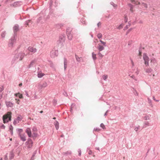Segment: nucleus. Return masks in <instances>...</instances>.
Listing matches in <instances>:
<instances>
[{"label":"nucleus","instance_id":"7ed1b4c3","mask_svg":"<svg viewBox=\"0 0 160 160\" xmlns=\"http://www.w3.org/2000/svg\"><path fill=\"white\" fill-rule=\"evenodd\" d=\"M17 38V36H16L15 34L12 35L9 40L8 46L9 47L12 48L13 47V45L16 42Z\"/></svg>","mask_w":160,"mask_h":160},{"label":"nucleus","instance_id":"603ef678","mask_svg":"<svg viewBox=\"0 0 160 160\" xmlns=\"http://www.w3.org/2000/svg\"><path fill=\"white\" fill-rule=\"evenodd\" d=\"M129 76H130L132 78H133V79L136 80V78H135V77L133 75H132V76H131L130 74L129 75Z\"/></svg>","mask_w":160,"mask_h":160},{"label":"nucleus","instance_id":"79ce46f5","mask_svg":"<svg viewBox=\"0 0 160 160\" xmlns=\"http://www.w3.org/2000/svg\"><path fill=\"white\" fill-rule=\"evenodd\" d=\"M19 122L18 121V120H17L16 119H15L14 120L13 123L14 125H16V124L19 123Z\"/></svg>","mask_w":160,"mask_h":160},{"label":"nucleus","instance_id":"bb28decb","mask_svg":"<svg viewBox=\"0 0 160 160\" xmlns=\"http://www.w3.org/2000/svg\"><path fill=\"white\" fill-rule=\"evenodd\" d=\"M15 96L16 97L18 96L19 98H23L22 95L21 94H20L19 93L15 94Z\"/></svg>","mask_w":160,"mask_h":160},{"label":"nucleus","instance_id":"5fc2aeb1","mask_svg":"<svg viewBox=\"0 0 160 160\" xmlns=\"http://www.w3.org/2000/svg\"><path fill=\"white\" fill-rule=\"evenodd\" d=\"M144 118L145 120H148L149 119V117L148 116H146L144 117Z\"/></svg>","mask_w":160,"mask_h":160},{"label":"nucleus","instance_id":"aec40b11","mask_svg":"<svg viewBox=\"0 0 160 160\" xmlns=\"http://www.w3.org/2000/svg\"><path fill=\"white\" fill-rule=\"evenodd\" d=\"M56 129L58 130L59 128V123L58 121H56L54 123Z\"/></svg>","mask_w":160,"mask_h":160},{"label":"nucleus","instance_id":"69168bd1","mask_svg":"<svg viewBox=\"0 0 160 160\" xmlns=\"http://www.w3.org/2000/svg\"><path fill=\"white\" fill-rule=\"evenodd\" d=\"M130 59L131 61V63H132V66H134V62H133L132 59L131 58H130Z\"/></svg>","mask_w":160,"mask_h":160},{"label":"nucleus","instance_id":"a878e982","mask_svg":"<svg viewBox=\"0 0 160 160\" xmlns=\"http://www.w3.org/2000/svg\"><path fill=\"white\" fill-rule=\"evenodd\" d=\"M17 131L18 133V135H21V133L22 132L23 130L21 128H18L17 129Z\"/></svg>","mask_w":160,"mask_h":160},{"label":"nucleus","instance_id":"f03ea898","mask_svg":"<svg viewBox=\"0 0 160 160\" xmlns=\"http://www.w3.org/2000/svg\"><path fill=\"white\" fill-rule=\"evenodd\" d=\"M11 114L12 113L11 112H8L6 114L3 116L2 120L4 123H7L11 120Z\"/></svg>","mask_w":160,"mask_h":160},{"label":"nucleus","instance_id":"e2e57ef3","mask_svg":"<svg viewBox=\"0 0 160 160\" xmlns=\"http://www.w3.org/2000/svg\"><path fill=\"white\" fill-rule=\"evenodd\" d=\"M37 130V129L36 127H33L32 129V131H36Z\"/></svg>","mask_w":160,"mask_h":160},{"label":"nucleus","instance_id":"dca6fc26","mask_svg":"<svg viewBox=\"0 0 160 160\" xmlns=\"http://www.w3.org/2000/svg\"><path fill=\"white\" fill-rule=\"evenodd\" d=\"M14 156V155L13 152V150H12L10 153L9 154V159L10 160L12 159Z\"/></svg>","mask_w":160,"mask_h":160},{"label":"nucleus","instance_id":"09e8293b","mask_svg":"<svg viewBox=\"0 0 160 160\" xmlns=\"http://www.w3.org/2000/svg\"><path fill=\"white\" fill-rule=\"evenodd\" d=\"M42 17H39L37 20V22L38 23H39L40 21L42 19Z\"/></svg>","mask_w":160,"mask_h":160},{"label":"nucleus","instance_id":"ddd939ff","mask_svg":"<svg viewBox=\"0 0 160 160\" xmlns=\"http://www.w3.org/2000/svg\"><path fill=\"white\" fill-rule=\"evenodd\" d=\"M5 103L6 104V106L8 107H12L13 106V104L10 101L9 102H6Z\"/></svg>","mask_w":160,"mask_h":160},{"label":"nucleus","instance_id":"39448f33","mask_svg":"<svg viewBox=\"0 0 160 160\" xmlns=\"http://www.w3.org/2000/svg\"><path fill=\"white\" fill-rule=\"evenodd\" d=\"M143 59L144 61V63L146 66H148V62L149 61V58L146 53H144L143 54Z\"/></svg>","mask_w":160,"mask_h":160},{"label":"nucleus","instance_id":"f3484780","mask_svg":"<svg viewBox=\"0 0 160 160\" xmlns=\"http://www.w3.org/2000/svg\"><path fill=\"white\" fill-rule=\"evenodd\" d=\"M65 40V37L63 35H61L60 36L59 38V40L60 42H64Z\"/></svg>","mask_w":160,"mask_h":160},{"label":"nucleus","instance_id":"4be33fe9","mask_svg":"<svg viewBox=\"0 0 160 160\" xmlns=\"http://www.w3.org/2000/svg\"><path fill=\"white\" fill-rule=\"evenodd\" d=\"M75 58H76V61L78 62H80L81 61V60L82 59V57H78V56L76 54L75 55Z\"/></svg>","mask_w":160,"mask_h":160},{"label":"nucleus","instance_id":"423d86ee","mask_svg":"<svg viewBox=\"0 0 160 160\" xmlns=\"http://www.w3.org/2000/svg\"><path fill=\"white\" fill-rule=\"evenodd\" d=\"M33 144V142L30 138H28L27 141L26 142V144L27 145V147L28 148H31Z\"/></svg>","mask_w":160,"mask_h":160},{"label":"nucleus","instance_id":"8fccbe9b","mask_svg":"<svg viewBox=\"0 0 160 160\" xmlns=\"http://www.w3.org/2000/svg\"><path fill=\"white\" fill-rule=\"evenodd\" d=\"M62 94L66 97H67L68 96V94L67 92L65 91H64L63 92Z\"/></svg>","mask_w":160,"mask_h":160},{"label":"nucleus","instance_id":"c756f323","mask_svg":"<svg viewBox=\"0 0 160 160\" xmlns=\"http://www.w3.org/2000/svg\"><path fill=\"white\" fill-rule=\"evenodd\" d=\"M38 134L37 133L33 132L32 135V137L34 139H35V138L38 136Z\"/></svg>","mask_w":160,"mask_h":160},{"label":"nucleus","instance_id":"0eeeda50","mask_svg":"<svg viewBox=\"0 0 160 160\" xmlns=\"http://www.w3.org/2000/svg\"><path fill=\"white\" fill-rule=\"evenodd\" d=\"M58 54V51L55 49H52L50 53V55L52 58H54L57 56Z\"/></svg>","mask_w":160,"mask_h":160},{"label":"nucleus","instance_id":"c9c22d12","mask_svg":"<svg viewBox=\"0 0 160 160\" xmlns=\"http://www.w3.org/2000/svg\"><path fill=\"white\" fill-rule=\"evenodd\" d=\"M142 5L143 6V7L146 8H148L147 4L146 3H145L144 2H142Z\"/></svg>","mask_w":160,"mask_h":160},{"label":"nucleus","instance_id":"de8ad7c7","mask_svg":"<svg viewBox=\"0 0 160 160\" xmlns=\"http://www.w3.org/2000/svg\"><path fill=\"white\" fill-rule=\"evenodd\" d=\"M52 102L54 105L55 106L57 103V101L55 99H54L52 101Z\"/></svg>","mask_w":160,"mask_h":160},{"label":"nucleus","instance_id":"3c124183","mask_svg":"<svg viewBox=\"0 0 160 160\" xmlns=\"http://www.w3.org/2000/svg\"><path fill=\"white\" fill-rule=\"evenodd\" d=\"M100 42L103 45V46H106V43L105 42L102 41L101 40H100Z\"/></svg>","mask_w":160,"mask_h":160},{"label":"nucleus","instance_id":"680f3d73","mask_svg":"<svg viewBox=\"0 0 160 160\" xmlns=\"http://www.w3.org/2000/svg\"><path fill=\"white\" fill-rule=\"evenodd\" d=\"M152 98L153 100L156 102H158L159 101L158 100H156V99H155L154 96H153Z\"/></svg>","mask_w":160,"mask_h":160},{"label":"nucleus","instance_id":"412c9836","mask_svg":"<svg viewBox=\"0 0 160 160\" xmlns=\"http://www.w3.org/2000/svg\"><path fill=\"white\" fill-rule=\"evenodd\" d=\"M131 2L133 4L135 5H140V3L139 2H138V1H135V0H131Z\"/></svg>","mask_w":160,"mask_h":160},{"label":"nucleus","instance_id":"b1692460","mask_svg":"<svg viewBox=\"0 0 160 160\" xmlns=\"http://www.w3.org/2000/svg\"><path fill=\"white\" fill-rule=\"evenodd\" d=\"M149 125V122L147 121H145L144 122V125L142 127V128H146L147 126Z\"/></svg>","mask_w":160,"mask_h":160},{"label":"nucleus","instance_id":"473e14b6","mask_svg":"<svg viewBox=\"0 0 160 160\" xmlns=\"http://www.w3.org/2000/svg\"><path fill=\"white\" fill-rule=\"evenodd\" d=\"M151 62L154 64L156 62V60L154 58H152L151 59Z\"/></svg>","mask_w":160,"mask_h":160},{"label":"nucleus","instance_id":"6ab92c4d","mask_svg":"<svg viewBox=\"0 0 160 160\" xmlns=\"http://www.w3.org/2000/svg\"><path fill=\"white\" fill-rule=\"evenodd\" d=\"M128 5L130 8V11L131 12H133V8H134V6L130 3H128Z\"/></svg>","mask_w":160,"mask_h":160},{"label":"nucleus","instance_id":"6e6d98bb","mask_svg":"<svg viewBox=\"0 0 160 160\" xmlns=\"http://www.w3.org/2000/svg\"><path fill=\"white\" fill-rule=\"evenodd\" d=\"M4 89L3 87V86H1L0 87V92H2Z\"/></svg>","mask_w":160,"mask_h":160},{"label":"nucleus","instance_id":"393cba45","mask_svg":"<svg viewBox=\"0 0 160 160\" xmlns=\"http://www.w3.org/2000/svg\"><path fill=\"white\" fill-rule=\"evenodd\" d=\"M98 48L99 51H101L104 49V48L103 46L99 45Z\"/></svg>","mask_w":160,"mask_h":160},{"label":"nucleus","instance_id":"9d476101","mask_svg":"<svg viewBox=\"0 0 160 160\" xmlns=\"http://www.w3.org/2000/svg\"><path fill=\"white\" fill-rule=\"evenodd\" d=\"M26 132L27 133L29 138L32 137L31 132L30 128H27L26 129Z\"/></svg>","mask_w":160,"mask_h":160},{"label":"nucleus","instance_id":"ea45409f","mask_svg":"<svg viewBox=\"0 0 160 160\" xmlns=\"http://www.w3.org/2000/svg\"><path fill=\"white\" fill-rule=\"evenodd\" d=\"M97 36L98 38L100 39L102 38V35L101 33H99L98 34Z\"/></svg>","mask_w":160,"mask_h":160},{"label":"nucleus","instance_id":"e433bc0d","mask_svg":"<svg viewBox=\"0 0 160 160\" xmlns=\"http://www.w3.org/2000/svg\"><path fill=\"white\" fill-rule=\"evenodd\" d=\"M108 78V75H103L102 77V78H103V79L104 80H106V79H107Z\"/></svg>","mask_w":160,"mask_h":160},{"label":"nucleus","instance_id":"5701e85b","mask_svg":"<svg viewBox=\"0 0 160 160\" xmlns=\"http://www.w3.org/2000/svg\"><path fill=\"white\" fill-rule=\"evenodd\" d=\"M37 152V150H35L33 153V154L30 160H34V157L35 156Z\"/></svg>","mask_w":160,"mask_h":160},{"label":"nucleus","instance_id":"2f4dec72","mask_svg":"<svg viewBox=\"0 0 160 160\" xmlns=\"http://www.w3.org/2000/svg\"><path fill=\"white\" fill-rule=\"evenodd\" d=\"M96 54H95L94 52H92V57L93 59L94 60H96Z\"/></svg>","mask_w":160,"mask_h":160},{"label":"nucleus","instance_id":"338daca9","mask_svg":"<svg viewBox=\"0 0 160 160\" xmlns=\"http://www.w3.org/2000/svg\"><path fill=\"white\" fill-rule=\"evenodd\" d=\"M101 23L100 22H99L97 24V25L98 27H99V26H101Z\"/></svg>","mask_w":160,"mask_h":160},{"label":"nucleus","instance_id":"c85d7f7f","mask_svg":"<svg viewBox=\"0 0 160 160\" xmlns=\"http://www.w3.org/2000/svg\"><path fill=\"white\" fill-rule=\"evenodd\" d=\"M6 34V32L5 31L2 32L1 34V36L2 38H4Z\"/></svg>","mask_w":160,"mask_h":160},{"label":"nucleus","instance_id":"cd10ccee","mask_svg":"<svg viewBox=\"0 0 160 160\" xmlns=\"http://www.w3.org/2000/svg\"><path fill=\"white\" fill-rule=\"evenodd\" d=\"M34 62H35L34 60H32V61H31V62H30V64L28 66V68H30L33 65Z\"/></svg>","mask_w":160,"mask_h":160},{"label":"nucleus","instance_id":"2eb2a0df","mask_svg":"<svg viewBox=\"0 0 160 160\" xmlns=\"http://www.w3.org/2000/svg\"><path fill=\"white\" fill-rule=\"evenodd\" d=\"M19 136L21 140L23 142H24L26 140V137L24 134H21L19 135Z\"/></svg>","mask_w":160,"mask_h":160},{"label":"nucleus","instance_id":"58836bf2","mask_svg":"<svg viewBox=\"0 0 160 160\" xmlns=\"http://www.w3.org/2000/svg\"><path fill=\"white\" fill-rule=\"evenodd\" d=\"M44 75L42 73H39L38 74V78H41Z\"/></svg>","mask_w":160,"mask_h":160},{"label":"nucleus","instance_id":"4d7b16f0","mask_svg":"<svg viewBox=\"0 0 160 160\" xmlns=\"http://www.w3.org/2000/svg\"><path fill=\"white\" fill-rule=\"evenodd\" d=\"M124 21L125 22H127L128 21V18L126 16H125V18H124Z\"/></svg>","mask_w":160,"mask_h":160},{"label":"nucleus","instance_id":"9b49d317","mask_svg":"<svg viewBox=\"0 0 160 160\" xmlns=\"http://www.w3.org/2000/svg\"><path fill=\"white\" fill-rule=\"evenodd\" d=\"M28 50L30 52L35 53L36 52L37 49L35 48L32 47H29L28 48Z\"/></svg>","mask_w":160,"mask_h":160},{"label":"nucleus","instance_id":"72a5a7b5","mask_svg":"<svg viewBox=\"0 0 160 160\" xmlns=\"http://www.w3.org/2000/svg\"><path fill=\"white\" fill-rule=\"evenodd\" d=\"M22 116L21 115H20V117H18L16 119L17 120H18V121L19 122L20 121H21L22 119Z\"/></svg>","mask_w":160,"mask_h":160},{"label":"nucleus","instance_id":"6e6552de","mask_svg":"<svg viewBox=\"0 0 160 160\" xmlns=\"http://www.w3.org/2000/svg\"><path fill=\"white\" fill-rule=\"evenodd\" d=\"M13 30L14 33L13 35L15 34L17 36V32L19 30V26L18 24H15L13 27Z\"/></svg>","mask_w":160,"mask_h":160},{"label":"nucleus","instance_id":"a18cd8bd","mask_svg":"<svg viewBox=\"0 0 160 160\" xmlns=\"http://www.w3.org/2000/svg\"><path fill=\"white\" fill-rule=\"evenodd\" d=\"M93 130L95 131L99 132L100 131V129L98 128H94Z\"/></svg>","mask_w":160,"mask_h":160},{"label":"nucleus","instance_id":"f257e3e1","mask_svg":"<svg viewBox=\"0 0 160 160\" xmlns=\"http://www.w3.org/2000/svg\"><path fill=\"white\" fill-rule=\"evenodd\" d=\"M25 55V53L23 52H20L16 54L13 59L12 61L14 62L15 61H18L22 60Z\"/></svg>","mask_w":160,"mask_h":160},{"label":"nucleus","instance_id":"774afa93","mask_svg":"<svg viewBox=\"0 0 160 160\" xmlns=\"http://www.w3.org/2000/svg\"><path fill=\"white\" fill-rule=\"evenodd\" d=\"M138 23H143V22L142 20H140L139 21V22H138Z\"/></svg>","mask_w":160,"mask_h":160},{"label":"nucleus","instance_id":"0e129e2a","mask_svg":"<svg viewBox=\"0 0 160 160\" xmlns=\"http://www.w3.org/2000/svg\"><path fill=\"white\" fill-rule=\"evenodd\" d=\"M135 92H134L135 95L136 96H138V92H137V91L136 90H135Z\"/></svg>","mask_w":160,"mask_h":160},{"label":"nucleus","instance_id":"a211bd4d","mask_svg":"<svg viewBox=\"0 0 160 160\" xmlns=\"http://www.w3.org/2000/svg\"><path fill=\"white\" fill-rule=\"evenodd\" d=\"M72 154V152L70 151H68L65 152H63L62 154L64 156H68Z\"/></svg>","mask_w":160,"mask_h":160},{"label":"nucleus","instance_id":"7c9ffc66","mask_svg":"<svg viewBox=\"0 0 160 160\" xmlns=\"http://www.w3.org/2000/svg\"><path fill=\"white\" fill-rule=\"evenodd\" d=\"M152 70L151 68H148L146 70V72L147 73H149L151 72Z\"/></svg>","mask_w":160,"mask_h":160},{"label":"nucleus","instance_id":"bf43d9fd","mask_svg":"<svg viewBox=\"0 0 160 160\" xmlns=\"http://www.w3.org/2000/svg\"><path fill=\"white\" fill-rule=\"evenodd\" d=\"M1 128L5 129V126L4 124H2L0 127Z\"/></svg>","mask_w":160,"mask_h":160},{"label":"nucleus","instance_id":"f8f14e48","mask_svg":"<svg viewBox=\"0 0 160 160\" xmlns=\"http://www.w3.org/2000/svg\"><path fill=\"white\" fill-rule=\"evenodd\" d=\"M47 85V84L46 82H43L42 83L40 84L38 86L41 88H42L46 87Z\"/></svg>","mask_w":160,"mask_h":160},{"label":"nucleus","instance_id":"20e7f679","mask_svg":"<svg viewBox=\"0 0 160 160\" xmlns=\"http://www.w3.org/2000/svg\"><path fill=\"white\" fill-rule=\"evenodd\" d=\"M66 32L68 39L70 40H71L72 38V29L70 28H68L66 30Z\"/></svg>","mask_w":160,"mask_h":160},{"label":"nucleus","instance_id":"13d9d810","mask_svg":"<svg viewBox=\"0 0 160 160\" xmlns=\"http://www.w3.org/2000/svg\"><path fill=\"white\" fill-rule=\"evenodd\" d=\"M13 128L12 126L11 125H10V126L9 127V128L10 131L12 130Z\"/></svg>","mask_w":160,"mask_h":160},{"label":"nucleus","instance_id":"c03bdc74","mask_svg":"<svg viewBox=\"0 0 160 160\" xmlns=\"http://www.w3.org/2000/svg\"><path fill=\"white\" fill-rule=\"evenodd\" d=\"M140 127L139 126H138V127H136L135 129L134 130L136 131L137 132L139 129H140Z\"/></svg>","mask_w":160,"mask_h":160},{"label":"nucleus","instance_id":"864d4df0","mask_svg":"<svg viewBox=\"0 0 160 160\" xmlns=\"http://www.w3.org/2000/svg\"><path fill=\"white\" fill-rule=\"evenodd\" d=\"M78 155L80 156H81V151L80 149H79L78 150Z\"/></svg>","mask_w":160,"mask_h":160},{"label":"nucleus","instance_id":"1a4fd4ad","mask_svg":"<svg viewBox=\"0 0 160 160\" xmlns=\"http://www.w3.org/2000/svg\"><path fill=\"white\" fill-rule=\"evenodd\" d=\"M22 4V3L21 1H17L14 2L11 5V6L14 7H18Z\"/></svg>","mask_w":160,"mask_h":160},{"label":"nucleus","instance_id":"4c0bfd02","mask_svg":"<svg viewBox=\"0 0 160 160\" xmlns=\"http://www.w3.org/2000/svg\"><path fill=\"white\" fill-rule=\"evenodd\" d=\"M81 22L83 24H86L85 20L83 18H82L81 19Z\"/></svg>","mask_w":160,"mask_h":160},{"label":"nucleus","instance_id":"4468645a","mask_svg":"<svg viewBox=\"0 0 160 160\" xmlns=\"http://www.w3.org/2000/svg\"><path fill=\"white\" fill-rule=\"evenodd\" d=\"M68 63V61L67 59L65 58H64V69L65 70L67 68V65Z\"/></svg>","mask_w":160,"mask_h":160},{"label":"nucleus","instance_id":"a19ab883","mask_svg":"<svg viewBox=\"0 0 160 160\" xmlns=\"http://www.w3.org/2000/svg\"><path fill=\"white\" fill-rule=\"evenodd\" d=\"M110 4H111L112 5L113 7H114V8H116V7H117V5L114 4L113 2H110Z\"/></svg>","mask_w":160,"mask_h":160},{"label":"nucleus","instance_id":"052dcab7","mask_svg":"<svg viewBox=\"0 0 160 160\" xmlns=\"http://www.w3.org/2000/svg\"><path fill=\"white\" fill-rule=\"evenodd\" d=\"M132 28H130L129 29H128L126 32V35H127L129 32L131 30Z\"/></svg>","mask_w":160,"mask_h":160},{"label":"nucleus","instance_id":"37998d69","mask_svg":"<svg viewBox=\"0 0 160 160\" xmlns=\"http://www.w3.org/2000/svg\"><path fill=\"white\" fill-rule=\"evenodd\" d=\"M100 126L103 129H105L106 128H105V127L103 123H101Z\"/></svg>","mask_w":160,"mask_h":160},{"label":"nucleus","instance_id":"f704fd0d","mask_svg":"<svg viewBox=\"0 0 160 160\" xmlns=\"http://www.w3.org/2000/svg\"><path fill=\"white\" fill-rule=\"evenodd\" d=\"M31 22V20H28L25 21V24L26 25H28L29 23Z\"/></svg>","mask_w":160,"mask_h":160},{"label":"nucleus","instance_id":"49530a36","mask_svg":"<svg viewBox=\"0 0 160 160\" xmlns=\"http://www.w3.org/2000/svg\"><path fill=\"white\" fill-rule=\"evenodd\" d=\"M98 55L99 58H102L103 56V55H102V54L100 52L98 53Z\"/></svg>","mask_w":160,"mask_h":160}]
</instances>
